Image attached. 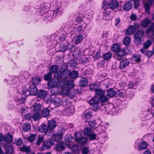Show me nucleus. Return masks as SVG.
<instances>
[{"label":"nucleus","mask_w":154,"mask_h":154,"mask_svg":"<svg viewBox=\"0 0 154 154\" xmlns=\"http://www.w3.org/2000/svg\"><path fill=\"white\" fill-rule=\"evenodd\" d=\"M41 105L39 103H35L33 107V110L35 112H39L41 110Z\"/></svg>","instance_id":"obj_28"},{"label":"nucleus","mask_w":154,"mask_h":154,"mask_svg":"<svg viewBox=\"0 0 154 154\" xmlns=\"http://www.w3.org/2000/svg\"><path fill=\"white\" fill-rule=\"evenodd\" d=\"M143 33V32L141 31H138L134 35L135 41L138 44L140 45L142 43V38Z\"/></svg>","instance_id":"obj_2"},{"label":"nucleus","mask_w":154,"mask_h":154,"mask_svg":"<svg viewBox=\"0 0 154 154\" xmlns=\"http://www.w3.org/2000/svg\"><path fill=\"white\" fill-rule=\"evenodd\" d=\"M147 147L146 143L145 142H143L141 144L140 146L138 147V149L140 150H142L146 149Z\"/></svg>","instance_id":"obj_53"},{"label":"nucleus","mask_w":154,"mask_h":154,"mask_svg":"<svg viewBox=\"0 0 154 154\" xmlns=\"http://www.w3.org/2000/svg\"><path fill=\"white\" fill-rule=\"evenodd\" d=\"M20 150L24 152H30L31 151L30 148L26 146H23L20 149Z\"/></svg>","instance_id":"obj_64"},{"label":"nucleus","mask_w":154,"mask_h":154,"mask_svg":"<svg viewBox=\"0 0 154 154\" xmlns=\"http://www.w3.org/2000/svg\"><path fill=\"white\" fill-rule=\"evenodd\" d=\"M110 14V12L109 11H105L103 13V18L106 20H109L108 16Z\"/></svg>","instance_id":"obj_54"},{"label":"nucleus","mask_w":154,"mask_h":154,"mask_svg":"<svg viewBox=\"0 0 154 154\" xmlns=\"http://www.w3.org/2000/svg\"><path fill=\"white\" fill-rule=\"evenodd\" d=\"M132 7V5L130 2L128 1L126 3V10L129 11Z\"/></svg>","instance_id":"obj_61"},{"label":"nucleus","mask_w":154,"mask_h":154,"mask_svg":"<svg viewBox=\"0 0 154 154\" xmlns=\"http://www.w3.org/2000/svg\"><path fill=\"white\" fill-rule=\"evenodd\" d=\"M79 60L80 62L82 64H84L88 61V58L85 57L84 55L82 56Z\"/></svg>","instance_id":"obj_44"},{"label":"nucleus","mask_w":154,"mask_h":154,"mask_svg":"<svg viewBox=\"0 0 154 154\" xmlns=\"http://www.w3.org/2000/svg\"><path fill=\"white\" fill-rule=\"evenodd\" d=\"M50 110L48 108L42 110L41 113L44 117H46L49 115Z\"/></svg>","instance_id":"obj_30"},{"label":"nucleus","mask_w":154,"mask_h":154,"mask_svg":"<svg viewBox=\"0 0 154 154\" xmlns=\"http://www.w3.org/2000/svg\"><path fill=\"white\" fill-rule=\"evenodd\" d=\"M96 134L94 133H91L88 136L89 139L91 141L95 140L96 139Z\"/></svg>","instance_id":"obj_60"},{"label":"nucleus","mask_w":154,"mask_h":154,"mask_svg":"<svg viewBox=\"0 0 154 154\" xmlns=\"http://www.w3.org/2000/svg\"><path fill=\"white\" fill-rule=\"evenodd\" d=\"M66 95L71 98L74 97L75 95V92L72 90H66Z\"/></svg>","instance_id":"obj_29"},{"label":"nucleus","mask_w":154,"mask_h":154,"mask_svg":"<svg viewBox=\"0 0 154 154\" xmlns=\"http://www.w3.org/2000/svg\"><path fill=\"white\" fill-rule=\"evenodd\" d=\"M81 150L82 154H88L89 151V148L86 147H83Z\"/></svg>","instance_id":"obj_57"},{"label":"nucleus","mask_w":154,"mask_h":154,"mask_svg":"<svg viewBox=\"0 0 154 154\" xmlns=\"http://www.w3.org/2000/svg\"><path fill=\"white\" fill-rule=\"evenodd\" d=\"M66 144L63 142H57L55 144L54 149L57 152H61L65 149Z\"/></svg>","instance_id":"obj_4"},{"label":"nucleus","mask_w":154,"mask_h":154,"mask_svg":"<svg viewBox=\"0 0 154 154\" xmlns=\"http://www.w3.org/2000/svg\"><path fill=\"white\" fill-rule=\"evenodd\" d=\"M151 22V20L150 19L147 18H146L144 20L142 21L141 23L142 26L143 28H147L150 23Z\"/></svg>","instance_id":"obj_19"},{"label":"nucleus","mask_w":154,"mask_h":154,"mask_svg":"<svg viewBox=\"0 0 154 154\" xmlns=\"http://www.w3.org/2000/svg\"><path fill=\"white\" fill-rule=\"evenodd\" d=\"M82 14L79 13H78L75 16V22H80L82 20Z\"/></svg>","instance_id":"obj_42"},{"label":"nucleus","mask_w":154,"mask_h":154,"mask_svg":"<svg viewBox=\"0 0 154 154\" xmlns=\"http://www.w3.org/2000/svg\"><path fill=\"white\" fill-rule=\"evenodd\" d=\"M99 100L100 102L103 103L108 101L109 98L104 94L99 97Z\"/></svg>","instance_id":"obj_49"},{"label":"nucleus","mask_w":154,"mask_h":154,"mask_svg":"<svg viewBox=\"0 0 154 154\" xmlns=\"http://www.w3.org/2000/svg\"><path fill=\"white\" fill-rule=\"evenodd\" d=\"M92 130L89 127H87L84 129L83 133L85 135L88 136L92 133Z\"/></svg>","instance_id":"obj_38"},{"label":"nucleus","mask_w":154,"mask_h":154,"mask_svg":"<svg viewBox=\"0 0 154 154\" xmlns=\"http://www.w3.org/2000/svg\"><path fill=\"white\" fill-rule=\"evenodd\" d=\"M134 32L135 31L133 28L132 26H131L126 30V34L128 35H132Z\"/></svg>","instance_id":"obj_43"},{"label":"nucleus","mask_w":154,"mask_h":154,"mask_svg":"<svg viewBox=\"0 0 154 154\" xmlns=\"http://www.w3.org/2000/svg\"><path fill=\"white\" fill-rule=\"evenodd\" d=\"M85 35V36H86V34L84 33L83 34H79L78 35H75L73 38L75 43L76 44L80 43L83 38V36Z\"/></svg>","instance_id":"obj_7"},{"label":"nucleus","mask_w":154,"mask_h":154,"mask_svg":"<svg viewBox=\"0 0 154 154\" xmlns=\"http://www.w3.org/2000/svg\"><path fill=\"white\" fill-rule=\"evenodd\" d=\"M96 95L99 97L103 94H105V92L102 89L99 88L95 91Z\"/></svg>","instance_id":"obj_45"},{"label":"nucleus","mask_w":154,"mask_h":154,"mask_svg":"<svg viewBox=\"0 0 154 154\" xmlns=\"http://www.w3.org/2000/svg\"><path fill=\"white\" fill-rule=\"evenodd\" d=\"M58 69V67L57 65H53L50 66L49 68V72L51 73H55L56 72Z\"/></svg>","instance_id":"obj_37"},{"label":"nucleus","mask_w":154,"mask_h":154,"mask_svg":"<svg viewBox=\"0 0 154 154\" xmlns=\"http://www.w3.org/2000/svg\"><path fill=\"white\" fill-rule=\"evenodd\" d=\"M78 134L76 133L75 134V139L77 141L81 144H84L86 143L87 141L88 138L86 137H80L77 136Z\"/></svg>","instance_id":"obj_10"},{"label":"nucleus","mask_w":154,"mask_h":154,"mask_svg":"<svg viewBox=\"0 0 154 154\" xmlns=\"http://www.w3.org/2000/svg\"><path fill=\"white\" fill-rule=\"evenodd\" d=\"M15 142L13 143L15 144L18 146H20L23 143V141L21 138L18 139H15Z\"/></svg>","instance_id":"obj_58"},{"label":"nucleus","mask_w":154,"mask_h":154,"mask_svg":"<svg viewBox=\"0 0 154 154\" xmlns=\"http://www.w3.org/2000/svg\"><path fill=\"white\" fill-rule=\"evenodd\" d=\"M70 149L72 150L73 153H75L77 151L78 146L74 144L70 147Z\"/></svg>","instance_id":"obj_63"},{"label":"nucleus","mask_w":154,"mask_h":154,"mask_svg":"<svg viewBox=\"0 0 154 154\" xmlns=\"http://www.w3.org/2000/svg\"><path fill=\"white\" fill-rule=\"evenodd\" d=\"M154 30V23H151L150 26L146 30V33L149 34L150 33L153 32Z\"/></svg>","instance_id":"obj_36"},{"label":"nucleus","mask_w":154,"mask_h":154,"mask_svg":"<svg viewBox=\"0 0 154 154\" xmlns=\"http://www.w3.org/2000/svg\"><path fill=\"white\" fill-rule=\"evenodd\" d=\"M52 75V74L49 72L44 74V80L45 81H48L51 80L52 79L51 78Z\"/></svg>","instance_id":"obj_39"},{"label":"nucleus","mask_w":154,"mask_h":154,"mask_svg":"<svg viewBox=\"0 0 154 154\" xmlns=\"http://www.w3.org/2000/svg\"><path fill=\"white\" fill-rule=\"evenodd\" d=\"M40 116V114L39 112H35V113H33V115H32V118L35 121L38 120Z\"/></svg>","instance_id":"obj_50"},{"label":"nucleus","mask_w":154,"mask_h":154,"mask_svg":"<svg viewBox=\"0 0 154 154\" xmlns=\"http://www.w3.org/2000/svg\"><path fill=\"white\" fill-rule=\"evenodd\" d=\"M64 87L69 89L72 88L73 87V81L72 80H68L63 84Z\"/></svg>","instance_id":"obj_17"},{"label":"nucleus","mask_w":154,"mask_h":154,"mask_svg":"<svg viewBox=\"0 0 154 154\" xmlns=\"http://www.w3.org/2000/svg\"><path fill=\"white\" fill-rule=\"evenodd\" d=\"M5 150L7 153L12 154L14 150V148L12 145H10L6 146Z\"/></svg>","instance_id":"obj_32"},{"label":"nucleus","mask_w":154,"mask_h":154,"mask_svg":"<svg viewBox=\"0 0 154 154\" xmlns=\"http://www.w3.org/2000/svg\"><path fill=\"white\" fill-rule=\"evenodd\" d=\"M21 90L22 92H21L20 96H18V97L17 96L14 98L15 101L20 104L24 102L27 96L28 95L26 94L28 90L26 87L22 88Z\"/></svg>","instance_id":"obj_1"},{"label":"nucleus","mask_w":154,"mask_h":154,"mask_svg":"<svg viewBox=\"0 0 154 154\" xmlns=\"http://www.w3.org/2000/svg\"><path fill=\"white\" fill-rule=\"evenodd\" d=\"M109 4L105 1H103L102 3V7L104 10L109 8Z\"/></svg>","instance_id":"obj_62"},{"label":"nucleus","mask_w":154,"mask_h":154,"mask_svg":"<svg viewBox=\"0 0 154 154\" xmlns=\"http://www.w3.org/2000/svg\"><path fill=\"white\" fill-rule=\"evenodd\" d=\"M125 55V50L124 49L121 48L116 53V56L117 60H122L124 59V55Z\"/></svg>","instance_id":"obj_6"},{"label":"nucleus","mask_w":154,"mask_h":154,"mask_svg":"<svg viewBox=\"0 0 154 154\" xmlns=\"http://www.w3.org/2000/svg\"><path fill=\"white\" fill-rule=\"evenodd\" d=\"M49 11L42 15V18L44 20H50L51 17H52V15L51 14L49 15Z\"/></svg>","instance_id":"obj_35"},{"label":"nucleus","mask_w":154,"mask_h":154,"mask_svg":"<svg viewBox=\"0 0 154 154\" xmlns=\"http://www.w3.org/2000/svg\"><path fill=\"white\" fill-rule=\"evenodd\" d=\"M86 27L87 25L85 24L80 26L76 25L74 27L75 32L77 33L82 34L85 32Z\"/></svg>","instance_id":"obj_3"},{"label":"nucleus","mask_w":154,"mask_h":154,"mask_svg":"<svg viewBox=\"0 0 154 154\" xmlns=\"http://www.w3.org/2000/svg\"><path fill=\"white\" fill-rule=\"evenodd\" d=\"M59 89L58 86L51 88V95H57L59 92Z\"/></svg>","instance_id":"obj_31"},{"label":"nucleus","mask_w":154,"mask_h":154,"mask_svg":"<svg viewBox=\"0 0 154 154\" xmlns=\"http://www.w3.org/2000/svg\"><path fill=\"white\" fill-rule=\"evenodd\" d=\"M44 145L48 149L50 148L51 146L54 145V141L51 139H49L47 141L44 142Z\"/></svg>","instance_id":"obj_24"},{"label":"nucleus","mask_w":154,"mask_h":154,"mask_svg":"<svg viewBox=\"0 0 154 154\" xmlns=\"http://www.w3.org/2000/svg\"><path fill=\"white\" fill-rule=\"evenodd\" d=\"M80 81L79 85L81 87H85L88 85V80L86 78H82L80 79Z\"/></svg>","instance_id":"obj_23"},{"label":"nucleus","mask_w":154,"mask_h":154,"mask_svg":"<svg viewBox=\"0 0 154 154\" xmlns=\"http://www.w3.org/2000/svg\"><path fill=\"white\" fill-rule=\"evenodd\" d=\"M140 57L141 56L140 54L139 55L135 54L131 59L132 61H135L136 63H139L141 61Z\"/></svg>","instance_id":"obj_27"},{"label":"nucleus","mask_w":154,"mask_h":154,"mask_svg":"<svg viewBox=\"0 0 154 154\" xmlns=\"http://www.w3.org/2000/svg\"><path fill=\"white\" fill-rule=\"evenodd\" d=\"M90 89L92 91H95L98 88L99 86L97 84L94 83L89 85Z\"/></svg>","instance_id":"obj_47"},{"label":"nucleus","mask_w":154,"mask_h":154,"mask_svg":"<svg viewBox=\"0 0 154 154\" xmlns=\"http://www.w3.org/2000/svg\"><path fill=\"white\" fill-rule=\"evenodd\" d=\"M3 140L7 143H11L13 140V136L10 133H7L4 137Z\"/></svg>","instance_id":"obj_11"},{"label":"nucleus","mask_w":154,"mask_h":154,"mask_svg":"<svg viewBox=\"0 0 154 154\" xmlns=\"http://www.w3.org/2000/svg\"><path fill=\"white\" fill-rule=\"evenodd\" d=\"M36 135L35 134H31L29 137L28 140L30 142H33L35 139Z\"/></svg>","instance_id":"obj_56"},{"label":"nucleus","mask_w":154,"mask_h":154,"mask_svg":"<svg viewBox=\"0 0 154 154\" xmlns=\"http://www.w3.org/2000/svg\"><path fill=\"white\" fill-rule=\"evenodd\" d=\"M57 123L56 121L54 120L51 119L48 121V126L49 130V132L51 131V130H54L57 126Z\"/></svg>","instance_id":"obj_9"},{"label":"nucleus","mask_w":154,"mask_h":154,"mask_svg":"<svg viewBox=\"0 0 154 154\" xmlns=\"http://www.w3.org/2000/svg\"><path fill=\"white\" fill-rule=\"evenodd\" d=\"M30 129V124L29 123H25L22 126V129L23 131H29Z\"/></svg>","instance_id":"obj_34"},{"label":"nucleus","mask_w":154,"mask_h":154,"mask_svg":"<svg viewBox=\"0 0 154 154\" xmlns=\"http://www.w3.org/2000/svg\"><path fill=\"white\" fill-rule=\"evenodd\" d=\"M52 102L56 106H59L62 104V101L61 99L58 97H55L54 98Z\"/></svg>","instance_id":"obj_13"},{"label":"nucleus","mask_w":154,"mask_h":154,"mask_svg":"<svg viewBox=\"0 0 154 154\" xmlns=\"http://www.w3.org/2000/svg\"><path fill=\"white\" fill-rule=\"evenodd\" d=\"M79 76V73L78 71H73L70 72V77L72 79H76Z\"/></svg>","instance_id":"obj_41"},{"label":"nucleus","mask_w":154,"mask_h":154,"mask_svg":"<svg viewBox=\"0 0 154 154\" xmlns=\"http://www.w3.org/2000/svg\"><path fill=\"white\" fill-rule=\"evenodd\" d=\"M67 48H68L66 44H63L61 45L59 47V51L64 52L67 50Z\"/></svg>","instance_id":"obj_52"},{"label":"nucleus","mask_w":154,"mask_h":154,"mask_svg":"<svg viewBox=\"0 0 154 154\" xmlns=\"http://www.w3.org/2000/svg\"><path fill=\"white\" fill-rule=\"evenodd\" d=\"M53 139L57 142L60 141L62 140L63 139L62 134H54L52 136Z\"/></svg>","instance_id":"obj_25"},{"label":"nucleus","mask_w":154,"mask_h":154,"mask_svg":"<svg viewBox=\"0 0 154 154\" xmlns=\"http://www.w3.org/2000/svg\"><path fill=\"white\" fill-rule=\"evenodd\" d=\"M29 88V93L30 95H37L38 89L34 85H30Z\"/></svg>","instance_id":"obj_12"},{"label":"nucleus","mask_w":154,"mask_h":154,"mask_svg":"<svg viewBox=\"0 0 154 154\" xmlns=\"http://www.w3.org/2000/svg\"><path fill=\"white\" fill-rule=\"evenodd\" d=\"M48 86L50 88L57 86L56 82L54 79L48 81Z\"/></svg>","instance_id":"obj_22"},{"label":"nucleus","mask_w":154,"mask_h":154,"mask_svg":"<svg viewBox=\"0 0 154 154\" xmlns=\"http://www.w3.org/2000/svg\"><path fill=\"white\" fill-rule=\"evenodd\" d=\"M112 57V53L109 52L105 54H103V57L104 60H108L110 59Z\"/></svg>","instance_id":"obj_40"},{"label":"nucleus","mask_w":154,"mask_h":154,"mask_svg":"<svg viewBox=\"0 0 154 154\" xmlns=\"http://www.w3.org/2000/svg\"><path fill=\"white\" fill-rule=\"evenodd\" d=\"M70 72L69 71L66 70H64L63 72V76L65 78H67L68 77H70Z\"/></svg>","instance_id":"obj_51"},{"label":"nucleus","mask_w":154,"mask_h":154,"mask_svg":"<svg viewBox=\"0 0 154 154\" xmlns=\"http://www.w3.org/2000/svg\"><path fill=\"white\" fill-rule=\"evenodd\" d=\"M32 85L35 86L37 84H38L41 81V79L39 77H32Z\"/></svg>","instance_id":"obj_33"},{"label":"nucleus","mask_w":154,"mask_h":154,"mask_svg":"<svg viewBox=\"0 0 154 154\" xmlns=\"http://www.w3.org/2000/svg\"><path fill=\"white\" fill-rule=\"evenodd\" d=\"M62 76V73L61 71H57L54 75V77L57 79H60Z\"/></svg>","instance_id":"obj_46"},{"label":"nucleus","mask_w":154,"mask_h":154,"mask_svg":"<svg viewBox=\"0 0 154 154\" xmlns=\"http://www.w3.org/2000/svg\"><path fill=\"white\" fill-rule=\"evenodd\" d=\"M47 95V92L45 90H41L38 91L37 95L38 97L40 98H43Z\"/></svg>","instance_id":"obj_20"},{"label":"nucleus","mask_w":154,"mask_h":154,"mask_svg":"<svg viewBox=\"0 0 154 154\" xmlns=\"http://www.w3.org/2000/svg\"><path fill=\"white\" fill-rule=\"evenodd\" d=\"M119 5L118 2L117 0H112L109 4V8L114 10Z\"/></svg>","instance_id":"obj_15"},{"label":"nucleus","mask_w":154,"mask_h":154,"mask_svg":"<svg viewBox=\"0 0 154 154\" xmlns=\"http://www.w3.org/2000/svg\"><path fill=\"white\" fill-rule=\"evenodd\" d=\"M63 8L61 7H58L54 11L52 18H55L63 14Z\"/></svg>","instance_id":"obj_8"},{"label":"nucleus","mask_w":154,"mask_h":154,"mask_svg":"<svg viewBox=\"0 0 154 154\" xmlns=\"http://www.w3.org/2000/svg\"><path fill=\"white\" fill-rule=\"evenodd\" d=\"M107 93L108 97H112L116 94V92L113 88H110L107 90Z\"/></svg>","instance_id":"obj_21"},{"label":"nucleus","mask_w":154,"mask_h":154,"mask_svg":"<svg viewBox=\"0 0 154 154\" xmlns=\"http://www.w3.org/2000/svg\"><path fill=\"white\" fill-rule=\"evenodd\" d=\"M48 7L47 6H42L40 8L38 12V14L40 15H42L46 13L48 11Z\"/></svg>","instance_id":"obj_18"},{"label":"nucleus","mask_w":154,"mask_h":154,"mask_svg":"<svg viewBox=\"0 0 154 154\" xmlns=\"http://www.w3.org/2000/svg\"><path fill=\"white\" fill-rule=\"evenodd\" d=\"M90 106L91 109L95 112H97L98 111L100 108V106L99 103L97 104H95Z\"/></svg>","instance_id":"obj_48"},{"label":"nucleus","mask_w":154,"mask_h":154,"mask_svg":"<svg viewBox=\"0 0 154 154\" xmlns=\"http://www.w3.org/2000/svg\"><path fill=\"white\" fill-rule=\"evenodd\" d=\"M152 42L150 40H149L143 43V47L146 48L148 49L149 47L151 45Z\"/></svg>","instance_id":"obj_55"},{"label":"nucleus","mask_w":154,"mask_h":154,"mask_svg":"<svg viewBox=\"0 0 154 154\" xmlns=\"http://www.w3.org/2000/svg\"><path fill=\"white\" fill-rule=\"evenodd\" d=\"M119 67V68L122 70H123L125 69V60H122L120 62Z\"/></svg>","instance_id":"obj_59"},{"label":"nucleus","mask_w":154,"mask_h":154,"mask_svg":"<svg viewBox=\"0 0 154 154\" xmlns=\"http://www.w3.org/2000/svg\"><path fill=\"white\" fill-rule=\"evenodd\" d=\"M120 46L118 44H114L111 48V50L114 53H116L120 49Z\"/></svg>","instance_id":"obj_26"},{"label":"nucleus","mask_w":154,"mask_h":154,"mask_svg":"<svg viewBox=\"0 0 154 154\" xmlns=\"http://www.w3.org/2000/svg\"><path fill=\"white\" fill-rule=\"evenodd\" d=\"M147 2L144 3V8L145 11L148 14H150V9L151 6L154 4V0H147Z\"/></svg>","instance_id":"obj_5"},{"label":"nucleus","mask_w":154,"mask_h":154,"mask_svg":"<svg viewBox=\"0 0 154 154\" xmlns=\"http://www.w3.org/2000/svg\"><path fill=\"white\" fill-rule=\"evenodd\" d=\"M38 131L42 133L49 132L48 126L45 124H42L38 127Z\"/></svg>","instance_id":"obj_16"},{"label":"nucleus","mask_w":154,"mask_h":154,"mask_svg":"<svg viewBox=\"0 0 154 154\" xmlns=\"http://www.w3.org/2000/svg\"><path fill=\"white\" fill-rule=\"evenodd\" d=\"M90 106L99 103V98L95 96L88 101Z\"/></svg>","instance_id":"obj_14"}]
</instances>
